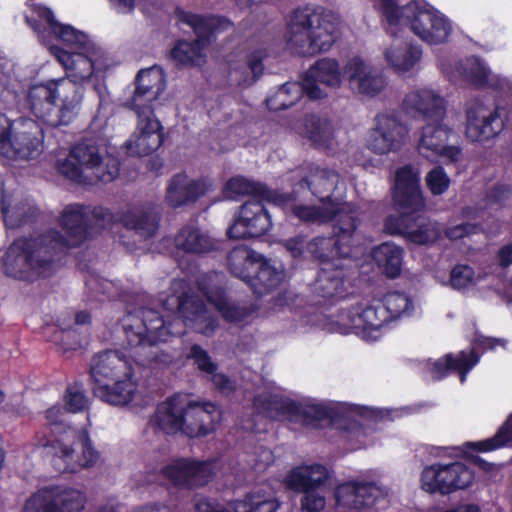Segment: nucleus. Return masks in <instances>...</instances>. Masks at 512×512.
<instances>
[{
  "label": "nucleus",
  "mask_w": 512,
  "mask_h": 512,
  "mask_svg": "<svg viewBox=\"0 0 512 512\" xmlns=\"http://www.w3.org/2000/svg\"><path fill=\"white\" fill-rule=\"evenodd\" d=\"M160 220L161 213L152 204L115 214L102 206L68 204L58 220L65 235L57 229H49L36 236L14 239L1 258V269L9 278L34 283L52 276L57 252L80 247L91 235L93 227L108 229L120 223L148 239L156 234Z\"/></svg>",
  "instance_id": "f257e3e1"
},
{
  "label": "nucleus",
  "mask_w": 512,
  "mask_h": 512,
  "mask_svg": "<svg viewBox=\"0 0 512 512\" xmlns=\"http://www.w3.org/2000/svg\"><path fill=\"white\" fill-rule=\"evenodd\" d=\"M403 108L413 117H421L426 125L422 128L418 150L426 158L442 156L452 162L459 160L461 148L448 145L453 129L442 123L445 114V100L431 90H416L408 93Z\"/></svg>",
  "instance_id": "f03ea898"
},
{
  "label": "nucleus",
  "mask_w": 512,
  "mask_h": 512,
  "mask_svg": "<svg viewBox=\"0 0 512 512\" xmlns=\"http://www.w3.org/2000/svg\"><path fill=\"white\" fill-rule=\"evenodd\" d=\"M338 27V17L324 7L298 6L288 16L287 43L300 56H314L333 46L338 38Z\"/></svg>",
  "instance_id": "7ed1b4c3"
},
{
  "label": "nucleus",
  "mask_w": 512,
  "mask_h": 512,
  "mask_svg": "<svg viewBox=\"0 0 512 512\" xmlns=\"http://www.w3.org/2000/svg\"><path fill=\"white\" fill-rule=\"evenodd\" d=\"M83 95L82 86L62 78L33 85L27 100L32 114L40 122L56 128L74 120L80 110Z\"/></svg>",
  "instance_id": "20e7f679"
},
{
  "label": "nucleus",
  "mask_w": 512,
  "mask_h": 512,
  "mask_svg": "<svg viewBox=\"0 0 512 512\" xmlns=\"http://www.w3.org/2000/svg\"><path fill=\"white\" fill-rule=\"evenodd\" d=\"M374 7L390 26H408L421 40L431 45L445 43L452 32L450 21L428 4L411 1L399 7L397 0H377Z\"/></svg>",
  "instance_id": "39448f33"
},
{
  "label": "nucleus",
  "mask_w": 512,
  "mask_h": 512,
  "mask_svg": "<svg viewBox=\"0 0 512 512\" xmlns=\"http://www.w3.org/2000/svg\"><path fill=\"white\" fill-rule=\"evenodd\" d=\"M176 24L190 27L196 38L192 41L177 40L170 50V58L178 67H192L202 56V51L214 40L216 33L227 23L223 16L203 15L186 11L180 6L174 9Z\"/></svg>",
  "instance_id": "423d86ee"
},
{
  "label": "nucleus",
  "mask_w": 512,
  "mask_h": 512,
  "mask_svg": "<svg viewBox=\"0 0 512 512\" xmlns=\"http://www.w3.org/2000/svg\"><path fill=\"white\" fill-rule=\"evenodd\" d=\"M39 445L49 449L52 464L58 472H77L95 465L99 453L85 429L68 428L59 437L49 439L45 435Z\"/></svg>",
  "instance_id": "0eeeda50"
},
{
  "label": "nucleus",
  "mask_w": 512,
  "mask_h": 512,
  "mask_svg": "<svg viewBox=\"0 0 512 512\" xmlns=\"http://www.w3.org/2000/svg\"><path fill=\"white\" fill-rule=\"evenodd\" d=\"M229 272L243 280L258 297L276 289L282 281L278 271L262 255L248 248H234L227 256Z\"/></svg>",
  "instance_id": "6e6552de"
},
{
  "label": "nucleus",
  "mask_w": 512,
  "mask_h": 512,
  "mask_svg": "<svg viewBox=\"0 0 512 512\" xmlns=\"http://www.w3.org/2000/svg\"><path fill=\"white\" fill-rule=\"evenodd\" d=\"M334 213L338 215V224L334 227V234L328 237H314L307 244V251L312 258L326 267L337 264L336 261L350 256V240L359 223L358 218L353 214L342 215L339 210Z\"/></svg>",
  "instance_id": "1a4fd4ad"
},
{
  "label": "nucleus",
  "mask_w": 512,
  "mask_h": 512,
  "mask_svg": "<svg viewBox=\"0 0 512 512\" xmlns=\"http://www.w3.org/2000/svg\"><path fill=\"white\" fill-rule=\"evenodd\" d=\"M32 16L26 17L29 26L37 33L39 41L49 50L54 40L61 41L71 50L85 48L94 43L89 36L71 25L58 22L53 11L42 4L32 6Z\"/></svg>",
  "instance_id": "9d476101"
},
{
  "label": "nucleus",
  "mask_w": 512,
  "mask_h": 512,
  "mask_svg": "<svg viewBox=\"0 0 512 512\" xmlns=\"http://www.w3.org/2000/svg\"><path fill=\"white\" fill-rule=\"evenodd\" d=\"M254 407L267 417L277 420H292L302 416L305 425L318 427L320 422L327 419L328 410L319 405L301 408L296 402L283 397L279 393H261L254 399Z\"/></svg>",
  "instance_id": "9b49d317"
},
{
  "label": "nucleus",
  "mask_w": 512,
  "mask_h": 512,
  "mask_svg": "<svg viewBox=\"0 0 512 512\" xmlns=\"http://www.w3.org/2000/svg\"><path fill=\"white\" fill-rule=\"evenodd\" d=\"M473 480V472L461 462L434 464L422 471L421 487L429 493L446 495L467 488Z\"/></svg>",
  "instance_id": "f8f14e48"
},
{
  "label": "nucleus",
  "mask_w": 512,
  "mask_h": 512,
  "mask_svg": "<svg viewBox=\"0 0 512 512\" xmlns=\"http://www.w3.org/2000/svg\"><path fill=\"white\" fill-rule=\"evenodd\" d=\"M50 52L65 68L71 80L78 82L89 80L95 70H101L104 51L95 43L88 44L85 48L68 51L59 46L50 47Z\"/></svg>",
  "instance_id": "ddd939ff"
},
{
  "label": "nucleus",
  "mask_w": 512,
  "mask_h": 512,
  "mask_svg": "<svg viewBox=\"0 0 512 512\" xmlns=\"http://www.w3.org/2000/svg\"><path fill=\"white\" fill-rule=\"evenodd\" d=\"M264 202L266 200H247L240 206L233 223L227 229L229 239L257 238L271 229V216Z\"/></svg>",
  "instance_id": "4468645a"
},
{
  "label": "nucleus",
  "mask_w": 512,
  "mask_h": 512,
  "mask_svg": "<svg viewBox=\"0 0 512 512\" xmlns=\"http://www.w3.org/2000/svg\"><path fill=\"white\" fill-rule=\"evenodd\" d=\"M384 231L390 235H401L416 245H429L440 237L436 225L421 213L388 215L384 219Z\"/></svg>",
  "instance_id": "2eb2a0df"
},
{
  "label": "nucleus",
  "mask_w": 512,
  "mask_h": 512,
  "mask_svg": "<svg viewBox=\"0 0 512 512\" xmlns=\"http://www.w3.org/2000/svg\"><path fill=\"white\" fill-rule=\"evenodd\" d=\"M86 498L73 488L50 487L39 490L25 503L23 512H81Z\"/></svg>",
  "instance_id": "dca6fc26"
},
{
  "label": "nucleus",
  "mask_w": 512,
  "mask_h": 512,
  "mask_svg": "<svg viewBox=\"0 0 512 512\" xmlns=\"http://www.w3.org/2000/svg\"><path fill=\"white\" fill-rule=\"evenodd\" d=\"M137 125L134 133L126 142L127 154L143 157L157 151L164 143V127L155 116L154 110L134 111Z\"/></svg>",
  "instance_id": "f3484780"
},
{
  "label": "nucleus",
  "mask_w": 512,
  "mask_h": 512,
  "mask_svg": "<svg viewBox=\"0 0 512 512\" xmlns=\"http://www.w3.org/2000/svg\"><path fill=\"white\" fill-rule=\"evenodd\" d=\"M375 121L376 126L370 136L369 149L377 154L399 150L409 132L401 120L400 112L379 113Z\"/></svg>",
  "instance_id": "a211bd4d"
},
{
  "label": "nucleus",
  "mask_w": 512,
  "mask_h": 512,
  "mask_svg": "<svg viewBox=\"0 0 512 512\" xmlns=\"http://www.w3.org/2000/svg\"><path fill=\"white\" fill-rule=\"evenodd\" d=\"M162 476L172 485L193 488L207 484L215 474V463L176 459L161 468Z\"/></svg>",
  "instance_id": "6ab92c4d"
},
{
  "label": "nucleus",
  "mask_w": 512,
  "mask_h": 512,
  "mask_svg": "<svg viewBox=\"0 0 512 512\" xmlns=\"http://www.w3.org/2000/svg\"><path fill=\"white\" fill-rule=\"evenodd\" d=\"M392 200L400 214L413 213L415 215L423 212L425 200L420 187V179L411 165L397 169L392 189Z\"/></svg>",
  "instance_id": "aec40b11"
},
{
  "label": "nucleus",
  "mask_w": 512,
  "mask_h": 512,
  "mask_svg": "<svg viewBox=\"0 0 512 512\" xmlns=\"http://www.w3.org/2000/svg\"><path fill=\"white\" fill-rule=\"evenodd\" d=\"M69 156L81 166L94 170L97 179L104 183L113 181L120 171V163L116 159H109L106 168L102 167L100 148L94 139H83L75 144Z\"/></svg>",
  "instance_id": "412c9836"
},
{
  "label": "nucleus",
  "mask_w": 512,
  "mask_h": 512,
  "mask_svg": "<svg viewBox=\"0 0 512 512\" xmlns=\"http://www.w3.org/2000/svg\"><path fill=\"white\" fill-rule=\"evenodd\" d=\"M183 434L188 437L205 436L215 430L220 411L211 402H197L185 395Z\"/></svg>",
  "instance_id": "4be33fe9"
},
{
  "label": "nucleus",
  "mask_w": 512,
  "mask_h": 512,
  "mask_svg": "<svg viewBox=\"0 0 512 512\" xmlns=\"http://www.w3.org/2000/svg\"><path fill=\"white\" fill-rule=\"evenodd\" d=\"M90 375L96 385H101L115 379L134 376V370L130 359L124 353L107 350L93 357Z\"/></svg>",
  "instance_id": "5701e85b"
},
{
  "label": "nucleus",
  "mask_w": 512,
  "mask_h": 512,
  "mask_svg": "<svg viewBox=\"0 0 512 512\" xmlns=\"http://www.w3.org/2000/svg\"><path fill=\"white\" fill-rule=\"evenodd\" d=\"M209 190L205 179H189L185 172L176 173L168 181L165 202L173 209L195 204Z\"/></svg>",
  "instance_id": "b1692460"
},
{
  "label": "nucleus",
  "mask_w": 512,
  "mask_h": 512,
  "mask_svg": "<svg viewBox=\"0 0 512 512\" xmlns=\"http://www.w3.org/2000/svg\"><path fill=\"white\" fill-rule=\"evenodd\" d=\"M341 71L337 60L322 58L315 62L303 75L302 83L306 96L311 100H319L327 96L318 86L324 84L337 88L341 84Z\"/></svg>",
  "instance_id": "393cba45"
},
{
  "label": "nucleus",
  "mask_w": 512,
  "mask_h": 512,
  "mask_svg": "<svg viewBox=\"0 0 512 512\" xmlns=\"http://www.w3.org/2000/svg\"><path fill=\"white\" fill-rule=\"evenodd\" d=\"M225 192L237 196H249V200H266L278 206H285L295 202L297 196L295 191L291 193H279L270 189L266 184L250 180L244 176L230 178L225 184Z\"/></svg>",
  "instance_id": "a878e982"
},
{
  "label": "nucleus",
  "mask_w": 512,
  "mask_h": 512,
  "mask_svg": "<svg viewBox=\"0 0 512 512\" xmlns=\"http://www.w3.org/2000/svg\"><path fill=\"white\" fill-rule=\"evenodd\" d=\"M165 89L163 73L155 68L142 69L135 78V90L129 101L133 111L154 110L153 103Z\"/></svg>",
  "instance_id": "bb28decb"
},
{
  "label": "nucleus",
  "mask_w": 512,
  "mask_h": 512,
  "mask_svg": "<svg viewBox=\"0 0 512 512\" xmlns=\"http://www.w3.org/2000/svg\"><path fill=\"white\" fill-rule=\"evenodd\" d=\"M412 306L411 300L403 293H392L385 297L383 304L370 305L361 303L355 315L358 320H380L379 313H386L382 320H400L403 316H408V311Z\"/></svg>",
  "instance_id": "cd10ccee"
},
{
  "label": "nucleus",
  "mask_w": 512,
  "mask_h": 512,
  "mask_svg": "<svg viewBox=\"0 0 512 512\" xmlns=\"http://www.w3.org/2000/svg\"><path fill=\"white\" fill-rule=\"evenodd\" d=\"M380 489L373 483L349 482L340 485L335 493L337 504L365 512H375L371 506L380 496Z\"/></svg>",
  "instance_id": "c85d7f7f"
},
{
  "label": "nucleus",
  "mask_w": 512,
  "mask_h": 512,
  "mask_svg": "<svg viewBox=\"0 0 512 512\" xmlns=\"http://www.w3.org/2000/svg\"><path fill=\"white\" fill-rule=\"evenodd\" d=\"M329 478L328 470L320 464L297 466L283 479L287 489L306 493L321 489Z\"/></svg>",
  "instance_id": "c756f323"
},
{
  "label": "nucleus",
  "mask_w": 512,
  "mask_h": 512,
  "mask_svg": "<svg viewBox=\"0 0 512 512\" xmlns=\"http://www.w3.org/2000/svg\"><path fill=\"white\" fill-rule=\"evenodd\" d=\"M466 118V136L473 142L490 140L504 128L499 107H496L488 116H480L477 110L470 108L466 111Z\"/></svg>",
  "instance_id": "7c9ffc66"
},
{
  "label": "nucleus",
  "mask_w": 512,
  "mask_h": 512,
  "mask_svg": "<svg viewBox=\"0 0 512 512\" xmlns=\"http://www.w3.org/2000/svg\"><path fill=\"white\" fill-rule=\"evenodd\" d=\"M344 269L339 264L322 266L314 283V292L331 303L345 299L348 291L345 287Z\"/></svg>",
  "instance_id": "2f4dec72"
},
{
  "label": "nucleus",
  "mask_w": 512,
  "mask_h": 512,
  "mask_svg": "<svg viewBox=\"0 0 512 512\" xmlns=\"http://www.w3.org/2000/svg\"><path fill=\"white\" fill-rule=\"evenodd\" d=\"M24 126L29 130L11 133L0 124V144H10L16 158L32 159L38 154L41 144L39 138L32 133V129L37 130L38 126L30 119L25 120Z\"/></svg>",
  "instance_id": "473e14b6"
},
{
  "label": "nucleus",
  "mask_w": 512,
  "mask_h": 512,
  "mask_svg": "<svg viewBox=\"0 0 512 512\" xmlns=\"http://www.w3.org/2000/svg\"><path fill=\"white\" fill-rule=\"evenodd\" d=\"M185 395L175 394L157 406L153 421L167 434L183 433Z\"/></svg>",
  "instance_id": "72a5a7b5"
},
{
  "label": "nucleus",
  "mask_w": 512,
  "mask_h": 512,
  "mask_svg": "<svg viewBox=\"0 0 512 512\" xmlns=\"http://www.w3.org/2000/svg\"><path fill=\"white\" fill-rule=\"evenodd\" d=\"M198 289L207 301L221 314L223 320H245L254 311L252 307L232 301L221 288L211 289L203 281H199Z\"/></svg>",
  "instance_id": "f704fd0d"
},
{
  "label": "nucleus",
  "mask_w": 512,
  "mask_h": 512,
  "mask_svg": "<svg viewBox=\"0 0 512 512\" xmlns=\"http://www.w3.org/2000/svg\"><path fill=\"white\" fill-rule=\"evenodd\" d=\"M175 323L161 322L157 327H148L146 322H130L123 330L131 346L156 345L168 340Z\"/></svg>",
  "instance_id": "c9c22d12"
},
{
  "label": "nucleus",
  "mask_w": 512,
  "mask_h": 512,
  "mask_svg": "<svg viewBox=\"0 0 512 512\" xmlns=\"http://www.w3.org/2000/svg\"><path fill=\"white\" fill-rule=\"evenodd\" d=\"M137 388L133 376H128L112 380L107 384L96 385L94 394L103 402L114 406H124L134 400Z\"/></svg>",
  "instance_id": "e433bc0d"
},
{
  "label": "nucleus",
  "mask_w": 512,
  "mask_h": 512,
  "mask_svg": "<svg viewBox=\"0 0 512 512\" xmlns=\"http://www.w3.org/2000/svg\"><path fill=\"white\" fill-rule=\"evenodd\" d=\"M175 245L187 253L203 255L218 250L219 243L199 228L186 225L175 236Z\"/></svg>",
  "instance_id": "4c0bfd02"
},
{
  "label": "nucleus",
  "mask_w": 512,
  "mask_h": 512,
  "mask_svg": "<svg viewBox=\"0 0 512 512\" xmlns=\"http://www.w3.org/2000/svg\"><path fill=\"white\" fill-rule=\"evenodd\" d=\"M479 356L472 349L469 352L461 351L456 358L452 354L435 361L431 368L433 380H440L447 375L448 370L454 369L460 373V381L463 383L467 373L478 363Z\"/></svg>",
  "instance_id": "58836bf2"
},
{
  "label": "nucleus",
  "mask_w": 512,
  "mask_h": 512,
  "mask_svg": "<svg viewBox=\"0 0 512 512\" xmlns=\"http://www.w3.org/2000/svg\"><path fill=\"white\" fill-rule=\"evenodd\" d=\"M339 175L330 169L318 170L314 178H301L295 185L297 190L308 189L323 204H330L333 201V191L338 182Z\"/></svg>",
  "instance_id": "ea45409f"
},
{
  "label": "nucleus",
  "mask_w": 512,
  "mask_h": 512,
  "mask_svg": "<svg viewBox=\"0 0 512 512\" xmlns=\"http://www.w3.org/2000/svg\"><path fill=\"white\" fill-rule=\"evenodd\" d=\"M403 256L404 250L390 242H384L372 251V258L378 269L389 279H395L400 276Z\"/></svg>",
  "instance_id": "a19ab883"
},
{
  "label": "nucleus",
  "mask_w": 512,
  "mask_h": 512,
  "mask_svg": "<svg viewBox=\"0 0 512 512\" xmlns=\"http://www.w3.org/2000/svg\"><path fill=\"white\" fill-rule=\"evenodd\" d=\"M422 49L413 43L393 44L385 52L387 62L398 72H407L421 59Z\"/></svg>",
  "instance_id": "79ce46f5"
},
{
  "label": "nucleus",
  "mask_w": 512,
  "mask_h": 512,
  "mask_svg": "<svg viewBox=\"0 0 512 512\" xmlns=\"http://www.w3.org/2000/svg\"><path fill=\"white\" fill-rule=\"evenodd\" d=\"M46 322L43 325V333L51 334L48 336L50 341L61 344L67 349H76L81 345V328L85 322H74L72 325H66L68 322Z\"/></svg>",
  "instance_id": "37998d69"
},
{
  "label": "nucleus",
  "mask_w": 512,
  "mask_h": 512,
  "mask_svg": "<svg viewBox=\"0 0 512 512\" xmlns=\"http://www.w3.org/2000/svg\"><path fill=\"white\" fill-rule=\"evenodd\" d=\"M280 502L270 493L260 490L246 494L231 504V512H277Z\"/></svg>",
  "instance_id": "c03bdc74"
},
{
  "label": "nucleus",
  "mask_w": 512,
  "mask_h": 512,
  "mask_svg": "<svg viewBox=\"0 0 512 512\" xmlns=\"http://www.w3.org/2000/svg\"><path fill=\"white\" fill-rule=\"evenodd\" d=\"M304 94L306 95V91L302 81H288L282 84L273 94H270L265 103L270 111L286 110L295 105Z\"/></svg>",
  "instance_id": "a18cd8bd"
},
{
  "label": "nucleus",
  "mask_w": 512,
  "mask_h": 512,
  "mask_svg": "<svg viewBox=\"0 0 512 512\" xmlns=\"http://www.w3.org/2000/svg\"><path fill=\"white\" fill-rule=\"evenodd\" d=\"M326 322L323 329L327 332H337L343 335L355 334L365 341H375L381 337L386 326L384 324L373 325L371 322Z\"/></svg>",
  "instance_id": "49530a36"
},
{
  "label": "nucleus",
  "mask_w": 512,
  "mask_h": 512,
  "mask_svg": "<svg viewBox=\"0 0 512 512\" xmlns=\"http://www.w3.org/2000/svg\"><path fill=\"white\" fill-rule=\"evenodd\" d=\"M177 310L182 320H194L206 313V304L200 296L184 292L178 297Z\"/></svg>",
  "instance_id": "de8ad7c7"
},
{
  "label": "nucleus",
  "mask_w": 512,
  "mask_h": 512,
  "mask_svg": "<svg viewBox=\"0 0 512 512\" xmlns=\"http://www.w3.org/2000/svg\"><path fill=\"white\" fill-rule=\"evenodd\" d=\"M476 445L481 451H491L505 445L512 446V414L494 437L478 442Z\"/></svg>",
  "instance_id": "09e8293b"
},
{
  "label": "nucleus",
  "mask_w": 512,
  "mask_h": 512,
  "mask_svg": "<svg viewBox=\"0 0 512 512\" xmlns=\"http://www.w3.org/2000/svg\"><path fill=\"white\" fill-rule=\"evenodd\" d=\"M386 85V78L381 73L372 70L367 71L357 82L358 92L370 97L379 94Z\"/></svg>",
  "instance_id": "8fccbe9b"
},
{
  "label": "nucleus",
  "mask_w": 512,
  "mask_h": 512,
  "mask_svg": "<svg viewBox=\"0 0 512 512\" xmlns=\"http://www.w3.org/2000/svg\"><path fill=\"white\" fill-rule=\"evenodd\" d=\"M305 127L309 139L318 145L325 144L330 137L328 123L316 115H310L305 118Z\"/></svg>",
  "instance_id": "3c124183"
},
{
  "label": "nucleus",
  "mask_w": 512,
  "mask_h": 512,
  "mask_svg": "<svg viewBox=\"0 0 512 512\" xmlns=\"http://www.w3.org/2000/svg\"><path fill=\"white\" fill-rule=\"evenodd\" d=\"M426 185L432 195L444 194L450 186V178L442 166H436L426 175Z\"/></svg>",
  "instance_id": "603ef678"
},
{
  "label": "nucleus",
  "mask_w": 512,
  "mask_h": 512,
  "mask_svg": "<svg viewBox=\"0 0 512 512\" xmlns=\"http://www.w3.org/2000/svg\"><path fill=\"white\" fill-rule=\"evenodd\" d=\"M291 213L299 221L307 224L323 223L327 220L324 210L317 206L294 204Z\"/></svg>",
  "instance_id": "864d4df0"
},
{
  "label": "nucleus",
  "mask_w": 512,
  "mask_h": 512,
  "mask_svg": "<svg viewBox=\"0 0 512 512\" xmlns=\"http://www.w3.org/2000/svg\"><path fill=\"white\" fill-rule=\"evenodd\" d=\"M187 359L192 360L198 370L208 375L217 371V364L212 360L209 353L200 345L194 344L191 346L187 354Z\"/></svg>",
  "instance_id": "5fc2aeb1"
},
{
  "label": "nucleus",
  "mask_w": 512,
  "mask_h": 512,
  "mask_svg": "<svg viewBox=\"0 0 512 512\" xmlns=\"http://www.w3.org/2000/svg\"><path fill=\"white\" fill-rule=\"evenodd\" d=\"M66 416V409L60 406H52L46 410L45 418L48 422L53 438L59 437L60 433H63L68 428H72L67 425Z\"/></svg>",
  "instance_id": "6e6d98bb"
},
{
  "label": "nucleus",
  "mask_w": 512,
  "mask_h": 512,
  "mask_svg": "<svg viewBox=\"0 0 512 512\" xmlns=\"http://www.w3.org/2000/svg\"><path fill=\"white\" fill-rule=\"evenodd\" d=\"M474 269L468 265H456L450 273V284L453 288L461 290L474 282Z\"/></svg>",
  "instance_id": "4d7b16f0"
},
{
  "label": "nucleus",
  "mask_w": 512,
  "mask_h": 512,
  "mask_svg": "<svg viewBox=\"0 0 512 512\" xmlns=\"http://www.w3.org/2000/svg\"><path fill=\"white\" fill-rule=\"evenodd\" d=\"M265 54L262 50L252 51L247 55V65L249 70L252 73V77L248 79H244L243 82H240L243 86H248L255 83L263 74L264 71V60Z\"/></svg>",
  "instance_id": "13d9d810"
},
{
  "label": "nucleus",
  "mask_w": 512,
  "mask_h": 512,
  "mask_svg": "<svg viewBox=\"0 0 512 512\" xmlns=\"http://www.w3.org/2000/svg\"><path fill=\"white\" fill-rule=\"evenodd\" d=\"M512 196V185L496 183L485 194V200L490 205L502 206Z\"/></svg>",
  "instance_id": "bf43d9fd"
},
{
  "label": "nucleus",
  "mask_w": 512,
  "mask_h": 512,
  "mask_svg": "<svg viewBox=\"0 0 512 512\" xmlns=\"http://www.w3.org/2000/svg\"><path fill=\"white\" fill-rule=\"evenodd\" d=\"M490 71L484 66L478 58H475L467 70L469 81L477 87H486L488 85Z\"/></svg>",
  "instance_id": "052dcab7"
},
{
  "label": "nucleus",
  "mask_w": 512,
  "mask_h": 512,
  "mask_svg": "<svg viewBox=\"0 0 512 512\" xmlns=\"http://www.w3.org/2000/svg\"><path fill=\"white\" fill-rule=\"evenodd\" d=\"M65 402L68 410L74 413L84 410L88 405L87 398L77 385L67 388Z\"/></svg>",
  "instance_id": "680f3d73"
},
{
  "label": "nucleus",
  "mask_w": 512,
  "mask_h": 512,
  "mask_svg": "<svg viewBox=\"0 0 512 512\" xmlns=\"http://www.w3.org/2000/svg\"><path fill=\"white\" fill-rule=\"evenodd\" d=\"M480 229V225L471 222H463L458 225L449 227L445 231V236L452 241L460 240L464 237L476 234Z\"/></svg>",
  "instance_id": "e2e57ef3"
},
{
  "label": "nucleus",
  "mask_w": 512,
  "mask_h": 512,
  "mask_svg": "<svg viewBox=\"0 0 512 512\" xmlns=\"http://www.w3.org/2000/svg\"><path fill=\"white\" fill-rule=\"evenodd\" d=\"M58 172L65 178L76 183L83 182V170L80 164L76 161L72 162L69 159L58 162Z\"/></svg>",
  "instance_id": "0e129e2a"
},
{
  "label": "nucleus",
  "mask_w": 512,
  "mask_h": 512,
  "mask_svg": "<svg viewBox=\"0 0 512 512\" xmlns=\"http://www.w3.org/2000/svg\"><path fill=\"white\" fill-rule=\"evenodd\" d=\"M365 63L360 57L350 59L343 69V75L346 76L351 83L358 82L359 78L367 73Z\"/></svg>",
  "instance_id": "69168bd1"
},
{
  "label": "nucleus",
  "mask_w": 512,
  "mask_h": 512,
  "mask_svg": "<svg viewBox=\"0 0 512 512\" xmlns=\"http://www.w3.org/2000/svg\"><path fill=\"white\" fill-rule=\"evenodd\" d=\"M301 500L302 510L305 512H319L325 507V497L320 495L317 490L304 493Z\"/></svg>",
  "instance_id": "338daca9"
},
{
  "label": "nucleus",
  "mask_w": 512,
  "mask_h": 512,
  "mask_svg": "<svg viewBox=\"0 0 512 512\" xmlns=\"http://www.w3.org/2000/svg\"><path fill=\"white\" fill-rule=\"evenodd\" d=\"M210 375L213 384L221 393L229 394L235 389L234 382L225 374L217 373L215 371Z\"/></svg>",
  "instance_id": "774afa93"
}]
</instances>
